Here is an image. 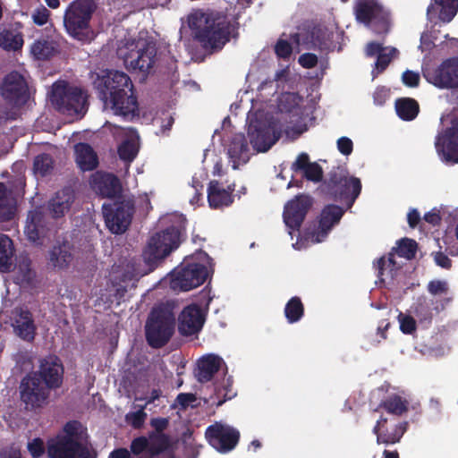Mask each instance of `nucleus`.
Instances as JSON below:
<instances>
[{
    "label": "nucleus",
    "instance_id": "1",
    "mask_svg": "<svg viewBox=\"0 0 458 458\" xmlns=\"http://www.w3.org/2000/svg\"><path fill=\"white\" fill-rule=\"evenodd\" d=\"M98 98L109 106L114 114L125 119L139 115V103L130 76L120 71L110 70L98 75L94 82Z\"/></svg>",
    "mask_w": 458,
    "mask_h": 458
},
{
    "label": "nucleus",
    "instance_id": "2",
    "mask_svg": "<svg viewBox=\"0 0 458 458\" xmlns=\"http://www.w3.org/2000/svg\"><path fill=\"white\" fill-rule=\"evenodd\" d=\"M193 38L205 49L220 50L235 30L232 19L218 11H195L188 18Z\"/></svg>",
    "mask_w": 458,
    "mask_h": 458
},
{
    "label": "nucleus",
    "instance_id": "3",
    "mask_svg": "<svg viewBox=\"0 0 458 458\" xmlns=\"http://www.w3.org/2000/svg\"><path fill=\"white\" fill-rule=\"evenodd\" d=\"M87 428L79 420L66 422L63 431L47 443L50 458H96L89 445Z\"/></svg>",
    "mask_w": 458,
    "mask_h": 458
},
{
    "label": "nucleus",
    "instance_id": "4",
    "mask_svg": "<svg viewBox=\"0 0 458 458\" xmlns=\"http://www.w3.org/2000/svg\"><path fill=\"white\" fill-rule=\"evenodd\" d=\"M359 178L349 176L348 171L339 166L334 167L322 184V191L329 199L345 204L351 208L361 191Z\"/></svg>",
    "mask_w": 458,
    "mask_h": 458
},
{
    "label": "nucleus",
    "instance_id": "5",
    "mask_svg": "<svg viewBox=\"0 0 458 458\" xmlns=\"http://www.w3.org/2000/svg\"><path fill=\"white\" fill-rule=\"evenodd\" d=\"M88 98L84 89L65 81H58L52 86L50 100L59 113L82 116L88 110Z\"/></svg>",
    "mask_w": 458,
    "mask_h": 458
},
{
    "label": "nucleus",
    "instance_id": "6",
    "mask_svg": "<svg viewBox=\"0 0 458 458\" xmlns=\"http://www.w3.org/2000/svg\"><path fill=\"white\" fill-rule=\"evenodd\" d=\"M182 235L180 225H170L153 234L142 252L144 262L150 270L155 269L170 253L176 250Z\"/></svg>",
    "mask_w": 458,
    "mask_h": 458
},
{
    "label": "nucleus",
    "instance_id": "7",
    "mask_svg": "<svg viewBox=\"0 0 458 458\" xmlns=\"http://www.w3.org/2000/svg\"><path fill=\"white\" fill-rule=\"evenodd\" d=\"M175 316L165 304L154 307L146 321L145 336L148 344L155 349L165 346L174 333Z\"/></svg>",
    "mask_w": 458,
    "mask_h": 458
},
{
    "label": "nucleus",
    "instance_id": "8",
    "mask_svg": "<svg viewBox=\"0 0 458 458\" xmlns=\"http://www.w3.org/2000/svg\"><path fill=\"white\" fill-rule=\"evenodd\" d=\"M97 9L95 0H74L64 15V25L67 33L79 41L91 39L90 21Z\"/></svg>",
    "mask_w": 458,
    "mask_h": 458
},
{
    "label": "nucleus",
    "instance_id": "9",
    "mask_svg": "<svg viewBox=\"0 0 458 458\" xmlns=\"http://www.w3.org/2000/svg\"><path fill=\"white\" fill-rule=\"evenodd\" d=\"M57 233L56 223L49 216L43 206L29 211L24 226L27 240L37 247L48 244Z\"/></svg>",
    "mask_w": 458,
    "mask_h": 458
},
{
    "label": "nucleus",
    "instance_id": "10",
    "mask_svg": "<svg viewBox=\"0 0 458 458\" xmlns=\"http://www.w3.org/2000/svg\"><path fill=\"white\" fill-rule=\"evenodd\" d=\"M353 13L359 23L370 27L377 34H386L390 30V12L379 0H355Z\"/></svg>",
    "mask_w": 458,
    "mask_h": 458
},
{
    "label": "nucleus",
    "instance_id": "11",
    "mask_svg": "<svg viewBox=\"0 0 458 458\" xmlns=\"http://www.w3.org/2000/svg\"><path fill=\"white\" fill-rule=\"evenodd\" d=\"M126 52L120 49L125 66L132 72H140L145 77L153 68L157 48L153 42L139 38L126 45Z\"/></svg>",
    "mask_w": 458,
    "mask_h": 458
},
{
    "label": "nucleus",
    "instance_id": "12",
    "mask_svg": "<svg viewBox=\"0 0 458 458\" xmlns=\"http://www.w3.org/2000/svg\"><path fill=\"white\" fill-rule=\"evenodd\" d=\"M422 74L428 83L438 89H458V56L446 58L436 67H422Z\"/></svg>",
    "mask_w": 458,
    "mask_h": 458
},
{
    "label": "nucleus",
    "instance_id": "13",
    "mask_svg": "<svg viewBox=\"0 0 458 458\" xmlns=\"http://www.w3.org/2000/svg\"><path fill=\"white\" fill-rule=\"evenodd\" d=\"M103 216L108 230L114 234L123 233L130 226L134 207L129 201H113L102 206Z\"/></svg>",
    "mask_w": 458,
    "mask_h": 458
},
{
    "label": "nucleus",
    "instance_id": "14",
    "mask_svg": "<svg viewBox=\"0 0 458 458\" xmlns=\"http://www.w3.org/2000/svg\"><path fill=\"white\" fill-rule=\"evenodd\" d=\"M50 389L45 386L31 372L26 374L21 380L19 393L21 401L27 411L42 408L50 396Z\"/></svg>",
    "mask_w": 458,
    "mask_h": 458
},
{
    "label": "nucleus",
    "instance_id": "15",
    "mask_svg": "<svg viewBox=\"0 0 458 458\" xmlns=\"http://www.w3.org/2000/svg\"><path fill=\"white\" fill-rule=\"evenodd\" d=\"M334 33L327 28L316 25L304 32L291 34L290 39L296 47L304 46L309 50L332 51Z\"/></svg>",
    "mask_w": 458,
    "mask_h": 458
},
{
    "label": "nucleus",
    "instance_id": "16",
    "mask_svg": "<svg viewBox=\"0 0 458 458\" xmlns=\"http://www.w3.org/2000/svg\"><path fill=\"white\" fill-rule=\"evenodd\" d=\"M31 373L50 390H55L63 385L64 367L57 355L49 354L39 360L38 369Z\"/></svg>",
    "mask_w": 458,
    "mask_h": 458
},
{
    "label": "nucleus",
    "instance_id": "17",
    "mask_svg": "<svg viewBox=\"0 0 458 458\" xmlns=\"http://www.w3.org/2000/svg\"><path fill=\"white\" fill-rule=\"evenodd\" d=\"M205 437L216 450L220 453H228L237 445L240 432L231 426L216 422L207 428Z\"/></svg>",
    "mask_w": 458,
    "mask_h": 458
},
{
    "label": "nucleus",
    "instance_id": "18",
    "mask_svg": "<svg viewBox=\"0 0 458 458\" xmlns=\"http://www.w3.org/2000/svg\"><path fill=\"white\" fill-rule=\"evenodd\" d=\"M435 148L442 160L458 164V116L451 120L450 127L437 135Z\"/></svg>",
    "mask_w": 458,
    "mask_h": 458
},
{
    "label": "nucleus",
    "instance_id": "19",
    "mask_svg": "<svg viewBox=\"0 0 458 458\" xmlns=\"http://www.w3.org/2000/svg\"><path fill=\"white\" fill-rule=\"evenodd\" d=\"M407 428L406 421H397L381 415L373 427L372 432L376 435L377 445H391L400 443Z\"/></svg>",
    "mask_w": 458,
    "mask_h": 458
},
{
    "label": "nucleus",
    "instance_id": "20",
    "mask_svg": "<svg viewBox=\"0 0 458 458\" xmlns=\"http://www.w3.org/2000/svg\"><path fill=\"white\" fill-rule=\"evenodd\" d=\"M207 267L199 263L186 264L175 272L172 279L173 288L190 291L201 285L208 278Z\"/></svg>",
    "mask_w": 458,
    "mask_h": 458
},
{
    "label": "nucleus",
    "instance_id": "21",
    "mask_svg": "<svg viewBox=\"0 0 458 458\" xmlns=\"http://www.w3.org/2000/svg\"><path fill=\"white\" fill-rule=\"evenodd\" d=\"M0 89L3 98L14 106H21L27 101L28 85L23 76L16 71L4 76Z\"/></svg>",
    "mask_w": 458,
    "mask_h": 458
},
{
    "label": "nucleus",
    "instance_id": "22",
    "mask_svg": "<svg viewBox=\"0 0 458 458\" xmlns=\"http://www.w3.org/2000/svg\"><path fill=\"white\" fill-rule=\"evenodd\" d=\"M311 206L312 199L307 195H297L289 200L283 213L285 225L293 231H299Z\"/></svg>",
    "mask_w": 458,
    "mask_h": 458
},
{
    "label": "nucleus",
    "instance_id": "23",
    "mask_svg": "<svg viewBox=\"0 0 458 458\" xmlns=\"http://www.w3.org/2000/svg\"><path fill=\"white\" fill-rule=\"evenodd\" d=\"M205 323V314L201 308L192 303L183 308L178 317V331L183 336L199 334Z\"/></svg>",
    "mask_w": 458,
    "mask_h": 458
},
{
    "label": "nucleus",
    "instance_id": "24",
    "mask_svg": "<svg viewBox=\"0 0 458 458\" xmlns=\"http://www.w3.org/2000/svg\"><path fill=\"white\" fill-rule=\"evenodd\" d=\"M12 315V327L15 335L23 341L32 342L37 330L32 313L27 308L16 307Z\"/></svg>",
    "mask_w": 458,
    "mask_h": 458
},
{
    "label": "nucleus",
    "instance_id": "25",
    "mask_svg": "<svg viewBox=\"0 0 458 458\" xmlns=\"http://www.w3.org/2000/svg\"><path fill=\"white\" fill-rule=\"evenodd\" d=\"M75 257V247L68 240L56 241L48 251L47 264L55 270L67 269Z\"/></svg>",
    "mask_w": 458,
    "mask_h": 458
},
{
    "label": "nucleus",
    "instance_id": "26",
    "mask_svg": "<svg viewBox=\"0 0 458 458\" xmlns=\"http://www.w3.org/2000/svg\"><path fill=\"white\" fill-rule=\"evenodd\" d=\"M89 183L92 190L103 198L114 199L122 191L120 180L113 174L97 171L91 175Z\"/></svg>",
    "mask_w": 458,
    "mask_h": 458
},
{
    "label": "nucleus",
    "instance_id": "27",
    "mask_svg": "<svg viewBox=\"0 0 458 458\" xmlns=\"http://www.w3.org/2000/svg\"><path fill=\"white\" fill-rule=\"evenodd\" d=\"M234 184H230L226 188L217 180H212L208 186V201L211 208H223L229 207L233 202V192Z\"/></svg>",
    "mask_w": 458,
    "mask_h": 458
},
{
    "label": "nucleus",
    "instance_id": "28",
    "mask_svg": "<svg viewBox=\"0 0 458 458\" xmlns=\"http://www.w3.org/2000/svg\"><path fill=\"white\" fill-rule=\"evenodd\" d=\"M250 143L258 152L267 151L275 140L271 137V130L260 121H251L248 126Z\"/></svg>",
    "mask_w": 458,
    "mask_h": 458
},
{
    "label": "nucleus",
    "instance_id": "29",
    "mask_svg": "<svg viewBox=\"0 0 458 458\" xmlns=\"http://www.w3.org/2000/svg\"><path fill=\"white\" fill-rule=\"evenodd\" d=\"M74 199V191L70 187L63 188L48 200L46 212L51 214L53 220L63 217L70 210Z\"/></svg>",
    "mask_w": 458,
    "mask_h": 458
},
{
    "label": "nucleus",
    "instance_id": "30",
    "mask_svg": "<svg viewBox=\"0 0 458 458\" xmlns=\"http://www.w3.org/2000/svg\"><path fill=\"white\" fill-rule=\"evenodd\" d=\"M344 214V209L337 205L328 204L320 213L318 233L315 242H320L327 236L328 232L337 224Z\"/></svg>",
    "mask_w": 458,
    "mask_h": 458
},
{
    "label": "nucleus",
    "instance_id": "31",
    "mask_svg": "<svg viewBox=\"0 0 458 458\" xmlns=\"http://www.w3.org/2000/svg\"><path fill=\"white\" fill-rule=\"evenodd\" d=\"M458 11V0H431L427 8V16L429 21L437 14V18L444 23L450 22Z\"/></svg>",
    "mask_w": 458,
    "mask_h": 458
},
{
    "label": "nucleus",
    "instance_id": "32",
    "mask_svg": "<svg viewBox=\"0 0 458 458\" xmlns=\"http://www.w3.org/2000/svg\"><path fill=\"white\" fill-rule=\"evenodd\" d=\"M223 363L222 358L215 354H208L198 360L195 377L200 383L212 380Z\"/></svg>",
    "mask_w": 458,
    "mask_h": 458
},
{
    "label": "nucleus",
    "instance_id": "33",
    "mask_svg": "<svg viewBox=\"0 0 458 458\" xmlns=\"http://www.w3.org/2000/svg\"><path fill=\"white\" fill-rule=\"evenodd\" d=\"M74 154L75 162L78 167L83 172L93 171L99 164L96 151L88 143H77L74 146Z\"/></svg>",
    "mask_w": 458,
    "mask_h": 458
},
{
    "label": "nucleus",
    "instance_id": "34",
    "mask_svg": "<svg viewBox=\"0 0 458 458\" xmlns=\"http://www.w3.org/2000/svg\"><path fill=\"white\" fill-rule=\"evenodd\" d=\"M249 147L243 133L233 135L228 147V155L232 159L233 169H237L240 164L248 162Z\"/></svg>",
    "mask_w": 458,
    "mask_h": 458
},
{
    "label": "nucleus",
    "instance_id": "35",
    "mask_svg": "<svg viewBox=\"0 0 458 458\" xmlns=\"http://www.w3.org/2000/svg\"><path fill=\"white\" fill-rule=\"evenodd\" d=\"M58 43L49 37H41L30 47V53L37 60H49L58 52Z\"/></svg>",
    "mask_w": 458,
    "mask_h": 458
},
{
    "label": "nucleus",
    "instance_id": "36",
    "mask_svg": "<svg viewBox=\"0 0 458 458\" xmlns=\"http://www.w3.org/2000/svg\"><path fill=\"white\" fill-rule=\"evenodd\" d=\"M408 404L404 398L394 394L382 400L373 411L379 412L384 410L389 414L402 416L408 411Z\"/></svg>",
    "mask_w": 458,
    "mask_h": 458
},
{
    "label": "nucleus",
    "instance_id": "37",
    "mask_svg": "<svg viewBox=\"0 0 458 458\" xmlns=\"http://www.w3.org/2000/svg\"><path fill=\"white\" fill-rule=\"evenodd\" d=\"M24 44L23 34L14 29H4L0 32V47L5 51L21 50Z\"/></svg>",
    "mask_w": 458,
    "mask_h": 458
},
{
    "label": "nucleus",
    "instance_id": "38",
    "mask_svg": "<svg viewBox=\"0 0 458 458\" xmlns=\"http://www.w3.org/2000/svg\"><path fill=\"white\" fill-rule=\"evenodd\" d=\"M428 292L433 295H445L441 300L437 301L436 303L435 310H443L445 307L453 301V296H447L449 293V285L448 283L445 280H431L428 282L427 285Z\"/></svg>",
    "mask_w": 458,
    "mask_h": 458
},
{
    "label": "nucleus",
    "instance_id": "39",
    "mask_svg": "<svg viewBox=\"0 0 458 458\" xmlns=\"http://www.w3.org/2000/svg\"><path fill=\"white\" fill-rule=\"evenodd\" d=\"M13 253L14 247L11 238L0 233V272L8 273L12 270Z\"/></svg>",
    "mask_w": 458,
    "mask_h": 458
},
{
    "label": "nucleus",
    "instance_id": "40",
    "mask_svg": "<svg viewBox=\"0 0 458 458\" xmlns=\"http://www.w3.org/2000/svg\"><path fill=\"white\" fill-rule=\"evenodd\" d=\"M394 107L397 115L403 121L414 120L420 112L419 103L411 98L396 99Z\"/></svg>",
    "mask_w": 458,
    "mask_h": 458
},
{
    "label": "nucleus",
    "instance_id": "41",
    "mask_svg": "<svg viewBox=\"0 0 458 458\" xmlns=\"http://www.w3.org/2000/svg\"><path fill=\"white\" fill-rule=\"evenodd\" d=\"M394 251H391L388 253L387 259H386L385 256L377 259L374 262V267L377 270V277L380 279V281H385V275L390 276L391 279L394 278V274L397 270V264L394 259Z\"/></svg>",
    "mask_w": 458,
    "mask_h": 458
},
{
    "label": "nucleus",
    "instance_id": "42",
    "mask_svg": "<svg viewBox=\"0 0 458 458\" xmlns=\"http://www.w3.org/2000/svg\"><path fill=\"white\" fill-rule=\"evenodd\" d=\"M147 438L149 441V458H153L164 453L170 445V437L167 434L148 433Z\"/></svg>",
    "mask_w": 458,
    "mask_h": 458
},
{
    "label": "nucleus",
    "instance_id": "43",
    "mask_svg": "<svg viewBox=\"0 0 458 458\" xmlns=\"http://www.w3.org/2000/svg\"><path fill=\"white\" fill-rule=\"evenodd\" d=\"M284 316L290 324L299 322L304 316V305L298 296L292 297L285 304Z\"/></svg>",
    "mask_w": 458,
    "mask_h": 458
},
{
    "label": "nucleus",
    "instance_id": "44",
    "mask_svg": "<svg viewBox=\"0 0 458 458\" xmlns=\"http://www.w3.org/2000/svg\"><path fill=\"white\" fill-rule=\"evenodd\" d=\"M12 200L4 183L0 182V221L7 222L13 218Z\"/></svg>",
    "mask_w": 458,
    "mask_h": 458
},
{
    "label": "nucleus",
    "instance_id": "45",
    "mask_svg": "<svg viewBox=\"0 0 458 458\" xmlns=\"http://www.w3.org/2000/svg\"><path fill=\"white\" fill-rule=\"evenodd\" d=\"M17 277L28 284L34 281L36 273L31 267V260L28 256H20L17 264Z\"/></svg>",
    "mask_w": 458,
    "mask_h": 458
},
{
    "label": "nucleus",
    "instance_id": "46",
    "mask_svg": "<svg viewBox=\"0 0 458 458\" xmlns=\"http://www.w3.org/2000/svg\"><path fill=\"white\" fill-rule=\"evenodd\" d=\"M54 169V159L50 154L41 153L35 157L33 170L41 176L49 174Z\"/></svg>",
    "mask_w": 458,
    "mask_h": 458
},
{
    "label": "nucleus",
    "instance_id": "47",
    "mask_svg": "<svg viewBox=\"0 0 458 458\" xmlns=\"http://www.w3.org/2000/svg\"><path fill=\"white\" fill-rule=\"evenodd\" d=\"M418 244L416 241L409 238H403L397 242V246L393 248V251L398 256L411 259L415 257Z\"/></svg>",
    "mask_w": 458,
    "mask_h": 458
},
{
    "label": "nucleus",
    "instance_id": "48",
    "mask_svg": "<svg viewBox=\"0 0 458 458\" xmlns=\"http://www.w3.org/2000/svg\"><path fill=\"white\" fill-rule=\"evenodd\" d=\"M119 157L125 162H131L138 154L136 144L129 140L123 141L118 147Z\"/></svg>",
    "mask_w": 458,
    "mask_h": 458
},
{
    "label": "nucleus",
    "instance_id": "49",
    "mask_svg": "<svg viewBox=\"0 0 458 458\" xmlns=\"http://www.w3.org/2000/svg\"><path fill=\"white\" fill-rule=\"evenodd\" d=\"M144 409L145 406H142L140 410L129 412L125 416L126 422L135 429L141 428L145 423L148 415Z\"/></svg>",
    "mask_w": 458,
    "mask_h": 458
},
{
    "label": "nucleus",
    "instance_id": "50",
    "mask_svg": "<svg viewBox=\"0 0 458 458\" xmlns=\"http://www.w3.org/2000/svg\"><path fill=\"white\" fill-rule=\"evenodd\" d=\"M148 445L149 441L147 437L140 436L135 437L130 445L131 453L134 455H140L141 454H146L148 456Z\"/></svg>",
    "mask_w": 458,
    "mask_h": 458
},
{
    "label": "nucleus",
    "instance_id": "51",
    "mask_svg": "<svg viewBox=\"0 0 458 458\" xmlns=\"http://www.w3.org/2000/svg\"><path fill=\"white\" fill-rule=\"evenodd\" d=\"M413 313L420 322L430 323L432 320L431 310L425 301L415 304Z\"/></svg>",
    "mask_w": 458,
    "mask_h": 458
},
{
    "label": "nucleus",
    "instance_id": "52",
    "mask_svg": "<svg viewBox=\"0 0 458 458\" xmlns=\"http://www.w3.org/2000/svg\"><path fill=\"white\" fill-rule=\"evenodd\" d=\"M302 173L307 180L314 182H318L323 178L322 167L318 163H311Z\"/></svg>",
    "mask_w": 458,
    "mask_h": 458
},
{
    "label": "nucleus",
    "instance_id": "53",
    "mask_svg": "<svg viewBox=\"0 0 458 458\" xmlns=\"http://www.w3.org/2000/svg\"><path fill=\"white\" fill-rule=\"evenodd\" d=\"M293 42L279 38L275 45V53L277 57L282 59H288L293 53Z\"/></svg>",
    "mask_w": 458,
    "mask_h": 458
},
{
    "label": "nucleus",
    "instance_id": "54",
    "mask_svg": "<svg viewBox=\"0 0 458 458\" xmlns=\"http://www.w3.org/2000/svg\"><path fill=\"white\" fill-rule=\"evenodd\" d=\"M396 52V48L392 47L388 54L384 53V51L382 53H379V55L377 56V61L375 64L378 72H382L387 68V66L392 61L393 55L395 54Z\"/></svg>",
    "mask_w": 458,
    "mask_h": 458
},
{
    "label": "nucleus",
    "instance_id": "55",
    "mask_svg": "<svg viewBox=\"0 0 458 458\" xmlns=\"http://www.w3.org/2000/svg\"><path fill=\"white\" fill-rule=\"evenodd\" d=\"M400 329L403 334L411 335L416 330V321L409 315L399 316Z\"/></svg>",
    "mask_w": 458,
    "mask_h": 458
},
{
    "label": "nucleus",
    "instance_id": "56",
    "mask_svg": "<svg viewBox=\"0 0 458 458\" xmlns=\"http://www.w3.org/2000/svg\"><path fill=\"white\" fill-rule=\"evenodd\" d=\"M28 450L33 458L41 457L45 453L44 441L39 437L32 439L28 443Z\"/></svg>",
    "mask_w": 458,
    "mask_h": 458
},
{
    "label": "nucleus",
    "instance_id": "57",
    "mask_svg": "<svg viewBox=\"0 0 458 458\" xmlns=\"http://www.w3.org/2000/svg\"><path fill=\"white\" fill-rule=\"evenodd\" d=\"M402 81L409 88H417L420 85V77L418 72L406 70L402 75Z\"/></svg>",
    "mask_w": 458,
    "mask_h": 458
},
{
    "label": "nucleus",
    "instance_id": "58",
    "mask_svg": "<svg viewBox=\"0 0 458 458\" xmlns=\"http://www.w3.org/2000/svg\"><path fill=\"white\" fill-rule=\"evenodd\" d=\"M149 425L154 428V430L149 433L165 434L164 431L169 426V418H152L149 421Z\"/></svg>",
    "mask_w": 458,
    "mask_h": 458
},
{
    "label": "nucleus",
    "instance_id": "59",
    "mask_svg": "<svg viewBox=\"0 0 458 458\" xmlns=\"http://www.w3.org/2000/svg\"><path fill=\"white\" fill-rule=\"evenodd\" d=\"M49 16L50 12L45 6H41L35 10L32 19L35 24L43 26L47 22Z\"/></svg>",
    "mask_w": 458,
    "mask_h": 458
},
{
    "label": "nucleus",
    "instance_id": "60",
    "mask_svg": "<svg viewBox=\"0 0 458 458\" xmlns=\"http://www.w3.org/2000/svg\"><path fill=\"white\" fill-rule=\"evenodd\" d=\"M298 62L303 68L312 69L318 64V59L313 53H304L300 55Z\"/></svg>",
    "mask_w": 458,
    "mask_h": 458
},
{
    "label": "nucleus",
    "instance_id": "61",
    "mask_svg": "<svg viewBox=\"0 0 458 458\" xmlns=\"http://www.w3.org/2000/svg\"><path fill=\"white\" fill-rule=\"evenodd\" d=\"M337 149L344 156H349L352 153L353 143L348 137H341L337 140Z\"/></svg>",
    "mask_w": 458,
    "mask_h": 458
},
{
    "label": "nucleus",
    "instance_id": "62",
    "mask_svg": "<svg viewBox=\"0 0 458 458\" xmlns=\"http://www.w3.org/2000/svg\"><path fill=\"white\" fill-rule=\"evenodd\" d=\"M311 163L307 153H301L295 162L292 165V170L294 172L304 171Z\"/></svg>",
    "mask_w": 458,
    "mask_h": 458
},
{
    "label": "nucleus",
    "instance_id": "63",
    "mask_svg": "<svg viewBox=\"0 0 458 458\" xmlns=\"http://www.w3.org/2000/svg\"><path fill=\"white\" fill-rule=\"evenodd\" d=\"M434 260L437 266L445 269H450L452 267V259L442 251H437L435 253Z\"/></svg>",
    "mask_w": 458,
    "mask_h": 458
},
{
    "label": "nucleus",
    "instance_id": "64",
    "mask_svg": "<svg viewBox=\"0 0 458 458\" xmlns=\"http://www.w3.org/2000/svg\"><path fill=\"white\" fill-rule=\"evenodd\" d=\"M423 218L427 223L432 225H437L441 222L439 211L436 208H433L431 211L426 213Z\"/></svg>",
    "mask_w": 458,
    "mask_h": 458
}]
</instances>
